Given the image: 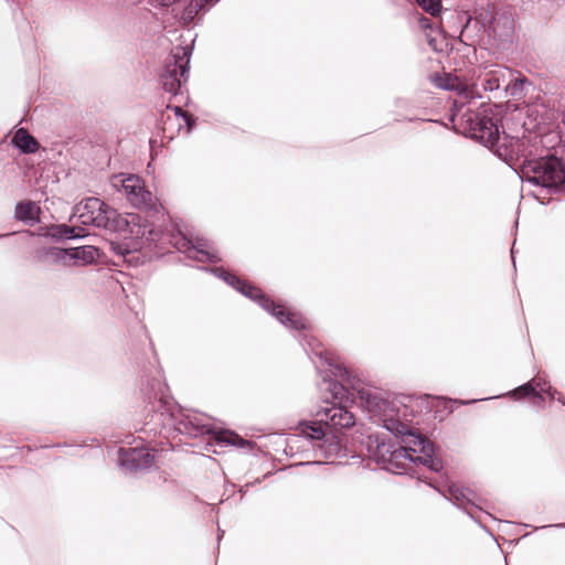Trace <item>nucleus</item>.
<instances>
[{
    "label": "nucleus",
    "instance_id": "c756f323",
    "mask_svg": "<svg viewBox=\"0 0 565 565\" xmlns=\"http://www.w3.org/2000/svg\"><path fill=\"white\" fill-rule=\"evenodd\" d=\"M174 110L177 115L181 114L185 119H188L186 115L182 113L180 107H174ZM186 122L189 124V120H186Z\"/></svg>",
    "mask_w": 565,
    "mask_h": 565
},
{
    "label": "nucleus",
    "instance_id": "bb28decb",
    "mask_svg": "<svg viewBox=\"0 0 565 565\" xmlns=\"http://www.w3.org/2000/svg\"><path fill=\"white\" fill-rule=\"evenodd\" d=\"M182 0H151V2L154 4V6H160V7H168V6H171L175 2H181Z\"/></svg>",
    "mask_w": 565,
    "mask_h": 565
},
{
    "label": "nucleus",
    "instance_id": "ddd939ff",
    "mask_svg": "<svg viewBox=\"0 0 565 565\" xmlns=\"http://www.w3.org/2000/svg\"><path fill=\"white\" fill-rule=\"evenodd\" d=\"M513 76V71L500 64L486 66L477 77V85L484 92H495L504 86Z\"/></svg>",
    "mask_w": 565,
    "mask_h": 565
},
{
    "label": "nucleus",
    "instance_id": "cd10ccee",
    "mask_svg": "<svg viewBox=\"0 0 565 565\" xmlns=\"http://www.w3.org/2000/svg\"><path fill=\"white\" fill-rule=\"evenodd\" d=\"M420 25H422L423 28H427V26H429V20H428L427 18H423V19L420 20Z\"/></svg>",
    "mask_w": 565,
    "mask_h": 565
},
{
    "label": "nucleus",
    "instance_id": "c85d7f7f",
    "mask_svg": "<svg viewBox=\"0 0 565 565\" xmlns=\"http://www.w3.org/2000/svg\"><path fill=\"white\" fill-rule=\"evenodd\" d=\"M437 85L439 87L444 88V89H452L454 88L452 85H447V84H444V83H438Z\"/></svg>",
    "mask_w": 565,
    "mask_h": 565
},
{
    "label": "nucleus",
    "instance_id": "0eeeda50",
    "mask_svg": "<svg viewBox=\"0 0 565 565\" xmlns=\"http://www.w3.org/2000/svg\"><path fill=\"white\" fill-rule=\"evenodd\" d=\"M73 217L84 225L117 231L127 225V221L116 210L109 207L98 198H87L74 207Z\"/></svg>",
    "mask_w": 565,
    "mask_h": 565
},
{
    "label": "nucleus",
    "instance_id": "7c9ffc66",
    "mask_svg": "<svg viewBox=\"0 0 565 565\" xmlns=\"http://www.w3.org/2000/svg\"><path fill=\"white\" fill-rule=\"evenodd\" d=\"M544 527H565V523H556L552 525H545Z\"/></svg>",
    "mask_w": 565,
    "mask_h": 565
},
{
    "label": "nucleus",
    "instance_id": "473e14b6",
    "mask_svg": "<svg viewBox=\"0 0 565 565\" xmlns=\"http://www.w3.org/2000/svg\"><path fill=\"white\" fill-rule=\"evenodd\" d=\"M223 533H224V532H223V531H221V530L218 529V535H217V539H218V540L221 539V536L223 535Z\"/></svg>",
    "mask_w": 565,
    "mask_h": 565
},
{
    "label": "nucleus",
    "instance_id": "b1692460",
    "mask_svg": "<svg viewBox=\"0 0 565 565\" xmlns=\"http://www.w3.org/2000/svg\"><path fill=\"white\" fill-rule=\"evenodd\" d=\"M417 4L427 13L435 17L441 10L440 0H416Z\"/></svg>",
    "mask_w": 565,
    "mask_h": 565
},
{
    "label": "nucleus",
    "instance_id": "f3484780",
    "mask_svg": "<svg viewBox=\"0 0 565 565\" xmlns=\"http://www.w3.org/2000/svg\"><path fill=\"white\" fill-rule=\"evenodd\" d=\"M70 267L86 266L94 263L98 256V249L92 245L68 248Z\"/></svg>",
    "mask_w": 565,
    "mask_h": 565
},
{
    "label": "nucleus",
    "instance_id": "6e6552de",
    "mask_svg": "<svg viewBox=\"0 0 565 565\" xmlns=\"http://www.w3.org/2000/svg\"><path fill=\"white\" fill-rule=\"evenodd\" d=\"M466 124L465 134L469 135L472 139L479 140L486 147H498L497 152L500 157V151L505 152V146L510 145V139L513 137L500 136L497 122L488 116H481L476 113H466L461 116ZM510 150V147H508Z\"/></svg>",
    "mask_w": 565,
    "mask_h": 565
},
{
    "label": "nucleus",
    "instance_id": "20e7f679",
    "mask_svg": "<svg viewBox=\"0 0 565 565\" xmlns=\"http://www.w3.org/2000/svg\"><path fill=\"white\" fill-rule=\"evenodd\" d=\"M127 225L116 232H129L134 238L132 248L139 249L152 244L160 245L162 248L166 244L172 245L179 252L183 253L188 258L196 262L218 263L221 257L217 250L210 244L207 239L196 238L195 242L189 239L181 232L163 233L156 228L148 221H142L138 215L124 216Z\"/></svg>",
    "mask_w": 565,
    "mask_h": 565
},
{
    "label": "nucleus",
    "instance_id": "393cba45",
    "mask_svg": "<svg viewBox=\"0 0 565 565\" xmlns=\"http://www.w3.org/2000/svg\"><path fill=\"white\" fill-rule=\"evenodd\" d=\"M531 383H533V386H535V397L541 398V399H542V395L540 392L545 393L547 390H550V386H551L548 384V382L544 377H541V376H536V377L532 379Z\"/></svg>",
    "mask_w": 565,
    "mask_h": 565
},
{
    "label": "nucleus",
    "instance_id": "9d476101",
    "mask_svg": "<svg viewBox=\"0 0 565 565\" xmlns=\"http://www.w3.org/2000/svg\"><path fill=\"white\" fill-rule=\"evenodd\" d=\"M191 50L188 46L175 47L163 65L160 81L163 89L175 96L188 79Z\"/></svg>",
    "mask_w": 565,
    "mask_h": 565
},
{
    "label": "nucleus",
    "instance_id": "7ed1b4c3",
    "mask_svg": "<svg viewBox=\"0 0 565 565\" xmlns=\"http://www.w3.org/2000/svg\"><path fill=\"white\" fill-rule=\"evenodd\" d=\"M541 140L534 138L510 139V150L500 151V157L509 162H520V175L523 183L557 190L565 183V164L555 156L539 153Z\"/></svg>",
    "mask_w": 565,
    "mask_h": 565
},
{
    "label": "nucleus",
    "instance_id": "5701e85b",
    "mask_svg": "<svg viewBox=\"0 0 565 565\" xmlns=\"http://www.w3.org/2000/svg\"><path fill=\"white\" fill-rule=\"evenodd\" d=\"M508 394L513 396L514 398H522L530 395L535 396V386H533V383L529 381L520 385L519 387L514 388L513 391L509 392Z\"/></svg>",
    "mask_w": 565,
    "mask_h": 565
},
{
    "label": "nucleus",
    "instance_id": "4be33fe9",
    "mask_svg": "<svg viewBox=\"0 0 565 565\" xmlns=\"http://www.w3.org/2000/svg\"><path fill=\"white\" fill-rule=\"evenodd\" d=\"M35 211L33 202H21L15 207V217L20 221H31L35 217Z\"/></svg>",
    "mask_w": 565,
    "mask_h": 565
},
{
    "label": "nucleus",
    "instance_id": "2eb2a0df",
    "mask_svg": "<svg viewBox=\"0 0 565 565\" xmlns=\"http://www.w3.org/2000/svg\"><path fill=\"white\" fill-rule=\"evenodd\" d=\"M443 495L451 501L459 509L466 511V513L473 520L477 518L473 510H481L473 501V492L459 484L451 483L445 491H441Z\"/></svg>",
    "mask_w": 565,
    "mask_h": 565
},
{
    "label": "nucleus",
    "instance_id": "412c9836",
    "mask_svg": "<svg viewBox=\"0 0 565 565\" xmlns=\"http://www.w3.org/2000/svg\"><path fill=\"white\" fill-rule=\"evenodd\" d=\"M211 0H191L190 3L184 8L181 14V19L184 24L189 25L192 23L196 17V14L205 9V6Z\"/></svg>",
    "mask_w": 565,
    "mask_h": 565
},
{
    "label": "nucleus",
    "instance_id": "72a5a7b5",
    "mask_svg": "<svg viewBox=\"0 0 565 565\" xmlns=\"http://www.w3.org/2000/svg\"><path fill=\"white\" fill-rule=\"evenodd\" d=\"M463 404H468L469 402H462ZM470 403H476V399H472Z\"/></svg>",
    "mask_w": 565,
    "mask_h": 565
},
{
    "label": "nucleus",
    "instance_id": "dca6fc26",
    "mask_svg": "<svg viewBox=\"0 0 565 565\" xmlns=\"http://www.w3.org/2000/svg\"><path fill=\"white\" fill-rule=\"evenodd\" d=\"M36 259L44 265H61L63 267H70L68 248L53 246L38 249Z\"/></svg>",
    "mask_w": 565,
    "mask_h": 565
},
{
    "label": "nucleus",
    "instance_id": "f8f14e48",
    "mask_svg": "<svg viewBox=\"0 0 565 565\" xmlns=\"http://www.w3.org/2000/svg\"><path fill=\"white\" fill-rule=\"evenodd\" d=\"M375 456L384 469L396 475L408 473L414 463V458L401 445L382 444Z\"/></svg>",
    "mask_w": 565,
    "mask_h": 565
},
{
    "label": "nucleus",
    "instance_id": "1a4fd4ad",
    "mask_svg": "<svg viewBox=\"0 0 565 565\" xmlns=\"http://www.w3.org/2000/svg\"><path fill=\"white\" fill-rule=\"evenodd\" d=\"M391 434L401 438V446L414 458V463H420L433 471L441 469V461L434 456L433 444L424 436L416 434L404 423V429Z\"/></svg>",
    "mask_w": 565,
    "mask_h": 565
},
{
    "label": "nucleus",
    "instance_id": "c9c22d12",
    "mask_svg": "<svg viewBox=\"0 0 565 565\" xmlns=\"http://www.w3.org/2000/svg\"><path fill=\"white\" fill-rule=\"evenodd\" d=\"M511 254H512V256L514 255V247H512V249H511Z\"/></svg>",
    "mask_w": 565,
    "mask_h": 565
},
{
    "label": "nucleus",
    "instance_id": "9b49d317",
    "mask_svg": "<svg viewBox=\"0 0 565 565\" xmlns=\"http://www.w3.org/2000/svg\"><path fill=\"white\" fill-rule=\"evenodd\" d=\"M111 184L122 191L135 207L149 209L153 205L152 193L146 189L143 181L138 175L117 174L113 177Z\"/></svg>",
    "mask_w": 565,
    "mask_h": 565
},
{
    "label": "nucleus",
    "instance_id": "4468645a",
    "mask_svg": "<svg viewBox=\"0 0 565 565\" xmlns=\"http://www.w3.org/2000/svg\"><path fill=\"white\" fill-rule=\"evenodd\" d=\"M154 456L146 447L119 448L118 461L130 471L146 470L153 465Z\"/></svg>",
    "mask_w": 565,
    "mask_h": 565
},
{
    "label": "nucleus",
    "instance_id": "f03ea898",
    "mask_svg": "<svg viewBox=\"0 0 565 565\" xmlns=\"http://www.w3.org/2000/svg\"><path fill=\"white\" fill-rule=\"evenodd\" d=\"M319 390L327 406L316 413V420L300 422L297 429L299 435L311 440L324 457L331 458L338 456L342 447L339 438L324 431L322 425L333 429L350 428L355 423L354 415L341 404L345 388L338 380L326 375L319 384Z\"/></svg>",
    "mask_w": 565,
    "mask_h": 565
},
{
    "label": "nucleus",
    "instance_id": "39448f33",
    "mask_svg": "<svg viewBox=\"0 0 565 565\" xmlns=\"http://www.w3.org/2000/svg\"><path fill=\"white\" fill-rule=\"evenodd\" d=\"M319 356L328 362L330 373L333 376L347 381L351 388L359 393L363 406L372 422L382 425L390 433L404 429V422H402L399 417V407L395 402L384 397L380 392L361 387L359 381L355 382L354 379H351L349 370L339 364H333L323 356L322 353H320Z\"/></svg>",
    "mask_w": 565,
    "mask_h": 565
},
{
    "label": "nucleus",
    "instance_id": "a211bd4d",
    "mask_svg": "<svg viewBox=\"0 0 565 565\" xmlns=\"http://www.w3.org/2000/svg\"><path fill=\"white\" fill-rule=\"evenodd\" d=\"M529 86H531V82L526 77L516 76L513 73V76H511V79L508 81L504 86V93L513 99L520 100L525 97Z\"/></svg>",
    "mask_w": 565,
    "mask_h": 565
},
{
    "label": "nucleus",
    "instance_id": "f257e3e1",
    "mask_svg": "<svg viewBox=\"0 0 565 565\" xmlns=\"http://www.w3.org/2000/svg\"><path fill=\"white\" fill-rule=\"evenodd\" d=\"M146 398L152 404L154 414L151 420L162 425L163 428L174 429L190 437L209 435L211 446L250 447V441L243 439L233 431H215L211 418L196 412L183 413L167 395L166 385L158 379L149 381L141 388Z\"/></svg>",
    "mask_w": 565,
    "mask_h": 565
},
{
    "label": "nucleus",
    "instance_id": "f704fd0d",
    "mask_svg": "<svg viewBox=\"0 0 565 565\" xmlns=\"http://www.w3.org/2000/svg\"><path fill=\"white\" fill-rule=\"evenodd\" d=\"M537 399H539V404H542V402L544 401L543 397H542V399L541 398H537Z\"/></svg>",
    "mask_w": 565,
    "mask_h": 565
},
{
    "label": "nucleus",
    "instance_id": "aec40b11",
    "mask_svg": "<svg viewBox=\"0 0 565 565\" xmlns=\"http://www.w3.org/2000/svg\"><path fill=\"white\" fill-rule=\"evenodd\" d=\"M46 236L60 241L84 237L86 236V233L82 228L68 226L66 224H61L50 227L46 232Z\"/></svg>",
    "mask_w": 565,
    "mask_h": 565
},
{
    "label": "nucleus",
    "instance_id": "423d86ee",
    "mask_svg": "<svg viewBox=\"0 0 565 565\" xmlns=\"http://www.w3.org/2000/svg\"><path fill=\"white\" fill-rule=\"evenodd\" d=\"M213 275L224 280L227 285L239 291L242 295L257 302L264 310L275 317L282 326L290 330H306L308 328V320L300 313L287 310L282 305L274 302L266 297L260 289L252 286L234 274L225 270L222 267L209 269Z\"/></svg>",
    "mask_w": 565,
    "mask_h": 565
},
{
    "label": "nucleus",
    "instance_id": "6ab92c4d",
    "mask_svg": "<svg viewBox=\"0 0 565 565\" xmlns=\"http://www.w3.org/2000/svg\"><path fill=\"white\" fill-rule=\"evenodd\" d=\"M12 143L23 153H33L39 149V143L35 138L24 128H20L15 131Z\"/></svg>",
    "mask_w": 565,
    "mask_h": 565
},
{
    "label": "nucleus",
    "instance_id": "2f4dec72",
    "mask_svg": "<svg viewBox=\"0 0 565 565\" xmlns=\"http://www.w3.org/2000/svg\"><path fill=\"white\" fill-rule=\"evenodd\" d=\"M305 465H321L320 461H313V462H306Z\"/></svg>",
    "mask_w": 565,
    "mask_h": 565
},
{
    "label": "nucleus",
    "instance_id": "a878e982",
    "mask_svg": "<svg viewBox=\"0 0 565 565\" xmlns=\"http://www.w3.org/2000/svg\"><path fill=\"white\" fill-rule=\"evenodd\" d=\"M545 393L550 396V398L557 399L562 405L565 406V397L557 390L550 386V390H547Z\"/></svg>",
    "mask_w": 565,
    "mask_h": 565
}]
</instances>
